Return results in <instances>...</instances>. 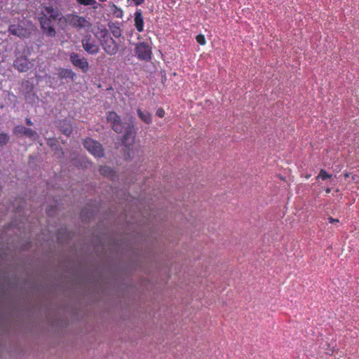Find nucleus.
Returning a JSON list of instances; mask_svg holds the SVG:
<instances>
[{"label":"nucleus","instance_id":"1","mask_svg":"<svg viewBox=\"0 0 359 359\" xmlns=\"http://www.w3.org/2000/svg\"><path fill=\"white\" fill-rule=\"evenodd\" d=\"M92 24L88 18L79 15L76 12L69 13L60 18V27L62 29L72 28L77 31L83 29H88Z\"/></svg>","mask_w":359,"mask_h":359},{"label":"nucleus","instance_id":"2","mask_svg":"<svg viewBox=\"0 0 359 359\" xmlns=\"http://www.w3.org/2000/svg\"><path fill=\"white\" fill-rule=\"evenodd\" d=\"M135 54L137 57L143 61L151 60V41L150 39L135 44Z\"/></svg>","mask_w":359,"mask_h":359},{"label":"nucleus","instance_id":"3","mask_svg":"<svg viewBox=\"0 0 359 359\" xmlns=\"http://www.w3.org/2000/svg\"><path fill=\"white\" fill-rule=\"evenodd\" d=\"M102 39L100 40V44L104 52L109 55H114L118 51V46L114 39L107 34V31L102 32Z\"/></svg>","mask_w":359,"mask_h":359},{"label":"nucleus","instance_id":"4","mask_svg":"<svg viewBox=\"0 0 359 359\" xmlns=\"http://www.w3.org/2000/svg\"><path fill=\"white\" fill-rule=\"evenodd\" d=\"M83 146L95 157L100 158L104 156L102 146L95 140L90 138L86 139L83 142Z\"/></svg>","mask_w":359,"mask_h":359},{"label":"nucleus","instance_id":"5","mask_svg":"<svg viewBox=\"0 0 359 359\" xmlns=\"http://www.w3.org/2000/svg\"><path fill=\"white\" fill-rule=\"evenodd\" d=\"M82 47L88 53L95 55L99 53L100 47L89 34L86 35L81 40Z\"/></svg>","mask_w":359,"mask_h":359},{"label":"nucleus","instance_id":"6","mask_svg":"<svg viewBox=\"0 0 359 359\" xmlns=\"http://www.w3.org/2000/svg\"><path fill=\"white\" fill-rule=\"evenodd\" d=\"M107 121L111 123L114 132L121 133L123 130V123L121 117L114 111H109L107 116Z\"/></svg>","mask_w":359,"mask_h":359},{"label":"nucleus","instance_id":"7","mask_svg":"<svg viewBox=\"0 0 359 359\" xmlns=\"http://www.w3.org/2000/svg\"><path fill=\"white\" fill-rule=\"evenodd\" d=\"M42 13L44 16L49 15L50 20H57L60 25V18L63 16L61 12L53 6H44L42 8Z\"/></svg>","mask_w":359,"mask_h":359},{"label":"nucleus","instance_id":"8","mask_svg":"<svg viewBox=\"0 0 359 359\" xmlns=\"http://www.w3.org/2000/svg\"><path fill=\"white\" fill-rule=\"evenodd\" d=\"M14 67L20 72H25L32 68V64L26 57L20 56L14 61Z\"/></svg>","mask_w":359,"mask_h":359},{"label":"nucleus","instance_id":"9","mask_svg":"<svg viewBox=\"0 0 359 359\" xmlns=\"http://www.w3.org/2000/svg\"><path fill=\"white\" fill-rule=\"evenodd\" d=\"M13 133L17 136L25 135L32 140H36L39 135L38 134L30 128H27L22 126H18L14 128Z\"/></svg>","mask_w":359,"mask_h":359},{"label":"nucleus","instance_id":"10","mask_svg":"<svg viewBox=\"0 0 359 359\" xmlns=\"http://www.w3.org/2000/svg\"><path fill=\"white\" fill-rule=\"evenodd\" d=\"M40 24L43 31L50 37H54L56 35V31L51 23L50 18H41L40 19Z\"/></svg>","mask_w":359,"mask_h":359},{"label":"nucleus","instance_id":"11","mask_svg":"<svg viewBox=\"0 0 359 359\" xmlns=\"http://www.w3.org/2000/svg\"><path fill=\"white\" fill-rule=\"evenodd\" d=\"M10 34L17 36L20 38H27L30 35V32L26 28L18 25H12L8 27Z\"/></svg>","mask_w":359,"mask_h":359},{"label":"nucleus","instance_id":"12","mask_svg":"<svg viewBox=\"0 0 359 359\" xmlns=\"http://www.w3.org/2000/svg\"><path fill=\"white\" fill-rule=\"evenodd\" d=\"M70 60L73 65L81 69L84 72L88 69V62L86 59L81 58L77 53H72L70 55Z\"/></svg>","mask_w":359,"mask_h":359},{"label":"nucleus","instance_id":"13","mask_svg":"<svg viewBox=\"0 0 359 359\" xmlns=\"http://www.w3.org/2000/svg\"><path fill=\"white\" fill-rule=\"evenodd\" d=\"M134 22L136 29L142 32L144 30V19L140 9H137L135 13Z\"/></svg>","mask_w":359,"mask_h":359},{"label":"nucleus","instance_id":"14","mask_svg":"<svg viewBox=\"0 0 359 359\" xmlns=\"http://www.w3.org/2000/svg\"><path fill=\"white\" fill-rule=\"evenodd\" d=\"M137 113L140 118L145 123L149 125L152 122L151 114L147 111H142L140 109H137Z\"/></svg>","mask_w":359,"mask_h":359},{"label":"nucleus","instance_id":"15","mask_svg":"<svg viewBox=\"0 0 359 359\" xmlns=\"http://www.w3.org/2000/svg\"><path fill=\"white\" fill-rule=\"evenodd\" d=\"M58 76L60 79H71L72 80L74 79V77L75 76V74L69 69H60L58 73Z\"/></svg>","mask_w":359,"mask_h":359},{"label":"nucleus","instance_id":"16","mask_svg":"<svg viewBox=\"0 0 359 359\" xmlns=\"http://www.w3.org/2000/svg\"><path fill=\"white\" fill-rule=\"evenodd\" d=\"M60 130L66 135H69L72 132V126L67 121H63L60 123Z\"/></svg>","mask_w":359,"mask_h":359},{"label":"nucleus","instance_id":"17","mask_svg":"<svg viewBox=\"0 0 359 359\" xmlns=\"http://www.w3.org/2000/svg\"><path fill=\"white\" fill-rule=\"evenodd\" d=\"M76 2L83 6H94V8H97V6L100 5L95 0H76Z\"/></svg>","mask_w":359,"mask_h":359},{"label":"nucleus","instance_id":"18","mask_svg":"<svg viewBox=\"0 0 359 359\" xmlns=\"http://www.w3.org/2000/svg\"><path fill=\"white\" fill-rule=\"evenodd\" d=\"M10 137L7 133H0V147L5 146L9 142Z\"/></svg>","mask_w":359,"mask_h":359},{"label":"nucleus","instance_id":"19","mask_svg":"<svg viewBox=\"0 0 359 359\" xmlns=\"http://www.w3.org/2000/svg\"><path fill=\"white\" fill-rule=\"evenodd\" d=\"M100 172L102 175L105 176H111L113 171L109 167L103 166L100 168Z\"/></svg>","mask_w":359,"mask_h":359},{"label":"nucleus","instance_id":"20","mask_svg":"<svg viewBox=\"0 0 359 359\" xmlns=\"http://www.w3.org/2000/svg\"><path fill=\"white\" fill-rule=\"evenodd\" d=\"M331 175L327 174L324 170H321L319 175L317 176V179L321 178L323 180H325L327 179L331 178Z\"/></svg>","mask_w":359,"mask_h":359},{"label":"nucleus","instance_id":"21","mask_svg":"<svg viewBox=\"0 0 359 359\" xmlns=\"http://www.w3.org/2000/svg\"><path fill=\"white\" fill-rule=\"evenodd\" d=\"M196 41L197 42L201 45H205V39L203 35L199 34L196 36Z\"/></svg>","mask_w":359,"mask_h":359},{"label":"nucleus","instance_id":"22","mask_svg":"<svg viewBox=\"0 0 359 359\" xmlns=\"http://www.w3.org/2000/svg\"><path fill=\"white\" fill-rule=\"evenodd\" d=\"M156 115L161 118H163L165 115V111H164L163 109H162V108L158 109L156 111Z\"/></svg>","mask_w":359,"mask_h":359},{"label":"nucleus","instance_id":"23","mask_svg":"<svg viewBox=\"0 0 359 359\" xmlns=\"http://www.w3.org/2000/svg\"><path fill=\"white\" fill-rule=\"evenodd\" d=\"M112 33H113V35L115 36V37H119L121 36V30L119 29V28H116L114 29L113 31H112Z\"/></svg>","mask_w":359,"mask_h":359},{"label":"nucleus","instance_id":"24","mask_svg":"<svg viewBox=\"0 0 359 359\" xmlns=\"http://www.w3.org/2000/svg\"><path fill=\"white\" fill-rule=\"evenodd\" d=\"M135 6H139L144 2V0H132Z\"/></svg>","mask_w":359,"mask_h":359},{"label":"nucleus","instance_id":"25","mask_svg":"<svg viewBox=\"0 0 359 359\" xmlns=\"http://www.w3.org/2000/svg\"><path fill=\"white\" fill-rule=\"evenodd\" d=\"M328 219L330 223L339 222L337 219H333L332 217H329Z\"/></svg>","mask_w":359,"mask_h":359},{"label":"nucleus","instance_id":"26","mask_svg":"<svg viewBox=\"0 0 359 359\" xmlns=\"http://www.w3.org/2000/svg\"><path fill=\"white\" fill-rule=\"evenodd\" d=\"M26 123H27L28 126H30L33 125V123H32V121H31V119H30V118H26Z\"/></svg>","mask_w":359,"mask_h":359},{"label":"nucleus","instance_id":"27","mask_svg":"<svg viewBox=\"0 0 359 359\" xmlns=\"http://www.w3.org/2000/svg\"><path fill=\"white\" fill-rule=\"evenodd\" d=\"M326 193H330V188H327L326 190H325Z\"/></svg>","mask_w":359,"mask_h":359}]
</instances>
